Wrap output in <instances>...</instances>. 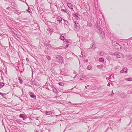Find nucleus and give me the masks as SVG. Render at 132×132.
<instances>
[{
    "mask_svg": "<svg viewBox=\"0 0 132 132\" xmlns=\"http://www.w3.org/2000/svg\"><path fill=\"white\" fill-rule=\"evenodd\" d=\"M15 121L16 122L19 124H21V121L20 120V119H18L15 120Z\"/></svg>",
    "mask_w": 132,
    "mask_h": 132,
    "instance_id": "4468645a",
    "label": "nucleus"
},
{
    "mask_svg": "<svg viewBox=\"0 0 132 132\" xmlns=\"http://www.w3.org/2000/svg\"><path fill=\"white\" fill-rule=\"evenodd\" d=\"M76 72V71H75L74 73L75 74Z\"/></svg>",
    "mask_w": 132,
    "mask_h": 132,
    "instance_id": "8fccbe9b",
    "label": "nucleus"
},
{
    "mask_svg": "<svg viewBox=\"0 0 132 132\" xmlns=\"http://www.w3.org/2000/svg\"><path fill=\"white\" fill-rule=\"evenodd\" d=\"M128 46H129V47L130 48H131L132 49V45H129Z\"/></svg>",
    "mask_w": 132,
    "mask_h": 132,
    "instance_id": "72a5a7b5",
    "label": "nucleus"
},
{
    "mask_svg": "<svg viewBox=\"0 0 132 132\" xmlns=\"http://www.w3.org/2000/svg\"><path fill=\"white\" fill-rule=\"evenodd\" d=\"M102 22L100 20H98L95 23V26L96 27H97V28L98 27H103V28H104V30H107V27H103L102 26Z\"/></svg>",
    "mask_w": 132,
    "mask_h": 132,
    "instance_id": "f257e3e1",
    "label": "nucleus"
},
{
    "mask_svg": "<svg viewBox=\"0 0 132 132\" xmlns=\"http://www.w3.org/2000/svg\"><path fill=\"white\" fill-rule=\"evenodd\" d=\"M0 95H3V94L1 92H0Z\"/></svg>",
    "mask_w": 132,
    "mask_h": 132,
    "instance_id": "a19ab883",
    "label": "nucleus"
},
{
    "mask_svg": "<svg viewBox=\"0 0 132 132\" xmlns=\"http://www.w3.org/2000/svg\"><path fill=\"white\" fill-rule=\"evenodd\" d=\"M104 54V52L102 51H101L100 53V54L101 56H103Z\"/></svg>",
    "mask_w": 132,
    "mask_h": 132,
    "instance_id": "bb28decb",
    "label": "nucleus"
},
{
    "mask_svg": "<svg viewBox=\"0 0 132 132\" xmlns=\"http://www.w3.org/2000/svg\"><path fill=\"white\" fill-rule=\"evenodd\" d=\"M77 23H77V21H75L74 22V24H75V25H76V24H77Z\"/></svg>",
    "mask_w": 132,
    "mask_h": 132,
    "instance_id": "c9c22d12",
    "label": "nucleus"
},
{
    "mask_svg": "<svg viewBox=\"0 0 132 132\" xmlns=\"http://www.w3.org/2000/svg\"><path fill=\"white\" fill-rule=\"evenodd\" d=\"M104 24V23H103V24Z\"/></svg>",
    "mask_w": 132,
    "mask_h": 132,
    "instance_id": "6e6d98bb",
    "label": "nucleus"
},
{
    "mask_svg": "<svg viewBox=\"0 0 132 132\" xmlns=\"http://www.w3.org/2000/svg\"><path fill=\"white\" fill-rule=\"evenodd\" d=\"M68 46H69V44H67L66 45V46H65V47H68Z\"/></svg>",
    "mask_w": 132,
    "mask_h": 132,
    "instance_id": "4c0bfd02",
    "label": "nucleus"
},
{
    "mask_svg": "<svg viewBox=\"0 0 132 132\" xmlns=\"http://www.w3.org/2000/svg\"><path fill=\"white\" fill-rule=\"evenodd\" d=\"M62 18L60 17V19L59 20H57L56 22L58 23H60L61 21H62Z\"/></svg>",
    "mask_w": 132,
    "mask_h": 132,
    "instance_id": "a211bd4d",
    "label": "nucleus"
},
{
    "mask_svg": "<svg viewBox=\"0 0 132 132\" xmlns=\"http://www.w3.org/2000/svg\"><path fill=\"white\" fill-rule=\"evenodd\" d=\"M27 11L28 12L30 13V11H31L29 9V7H28V9L27 10Z\"/></svg>",
    "mask_w": 132,
    "mask_h": 132,
    "instance_id": "473e14b6",
    "label": "nucleus"
},
{
    "mask_svg": "<svg viewBox=\"0 0 132 132\" xmlns=\"http://www.w3.org/2000/svg\"><path fill=\"white\" fill-rule=\"evenodd\" d=\"M67 6L69 7L70 9L73 7V5H72V4L70 3H68Z\"/></svg>",
    "mask_w": 132,
    "mask_h": 132,
    "instance_id": "9d476101",
    "label": "nucleus"
},
{
    "mask_svg": "<svg viewBox=\"0 0 132 132\" xmlns=\"http://www.w3.org/2000/svg\"><path fill=\"white\" fill-rule=\"evenodd\" d=\"M99 61L101 62H103L104 61V59L103 58H100L99 59Z\"/></svg>",
    "mask_w": 132,
    "mask_h": 132,
    "instance_id": "6ab92c4d",
    "label": "nucleus"
},
{
    "mask_svg": "<svg viewBox=\"0 0 132 132\" xmlns=\"http://www.w3.org/2000/svg\"><path fill=\"white\" fill-rule=\"evenodd\" d=\"M92 68V67L91 65H89L87 67V69L89 70H91Z\"/></svg>",
    "mask_w": 132,
    "mask_h": 132,
    "instance_id": "f8f14e48",
    "label": "nucleus"
},
{
    "mask_svg": "<svg viewBox=\"0 0 132 132\" xmlns=\"http://www.w3.org/2000/svg\"><path fill=\"white\" fill-rule=\"evenodd\" d=\"M89 25L90 27L92 26V24H89Z\"/></svg>",
    "mask_w": 132,
    "mask_h": 132,
    "instance_id": "79ce46f5",
    "label": "nucleus"
},
{
    "mask_svg": "<svg viewBox=\"0 0 132 132\" xmlns=\"http://www.w3.org/2000/svg\"><path fill=\"white\" fill-rule=\"evenodd\" d=\"M29 93L30 94H34L32 92H29Z\"/></svg>",
    "mask_w": 132,
    "mask_h": 132,
    "instance_id": "ea45409f",
    "label": "nucleus"
},
{
    "mask_svg": "<svg viewBox=\"0 0 132 132\" xmlns=\"http://www.w3.org/2000/svg\"><path fill=\"white\" fill-rule=\"evenodd\" d=\"M62 56H59V55L57 56L56 57V58L59 60H60V59L62 58Z\"/></svg>",
    "mask_w": 132,
    "mask_h": 132,
    "instance_id": "4be33fe9",
    "label": "nucleus"
},
{
    "mask_svg": "<svg viewBox=\"0 0 132 132\" xmlns=\"http://www.w3.org/2000/svg\"><path fill=\"white\" fill-rule=\"evenodd\" d=\"M111 54L116 56L118 58H122L124 57L123 55L121 53L118 52H117L114 53H112Z\"/></svg>",
    "mask_w": 132,
    "mask_h": 132,
    "instance_id": "7ed1b4c3",
    "label": "nucleus"
},
{
    "mask_svg": "<svg viewBox=\"0 0 132 132\" xmlns=\"http://www.w3.org/2000/svg\"><path fill=\"white\" fill-rule=\"evenodd\" d=\"M64 20V24L65 25H66L67 26H68V23L67 21L65 20Z\"/></svg>",
    "mask_w": 132,
    "mask_h": 132,
    "instance_id": "dca6fc26",
    "label": "nucleus"
},
{
    "mask_svg": "<svg viewBox=\"0 0 132 132\" xmlns=\"http://www.w3.org/2000/svg\"><path fill=\"white\" fill-rule=\"evenodd\" d=\"M46 57L48 60H51V57L50 56H47Z\"/></svg>",
    "mask_w": 132,
    "mask_h": 132,
    "instance_id": "cd10ccee",
    "label": "nucleus"
},
{
    "mask_svg": "<svg viewBox=\"0 0 132 132\" xmlns=\"http://www.w3.org/2000/svg\"><path fill=\"white\" fill-rule=\"evenodd\" d=\"M85 88L86 89H87V87L86 86H85Z\"/></svg>",
    "mask_w": 132,
    "mask_h": 132,
    "instance_id": "de8ad7c7",
    "label": "nucleus"
},
{
    "mask_svg": "<svg viewBox=\"0 0 132 132\" xmlns=\"http://www.w3.org/2000/svg\"><path fill=\"white\" fill-rule=\"evenodd\" d=\"M52 90L53 92L55 93H57L58 92L57 91V90L56 88L54 86H52Z\"/></svg>",
    "mask_w": 132,
    "mask_h": 132,
    "instance_id": "0eeeda50",
    "label": "nucleus"
},
{
    "mask_svg": "<svg viewBox=\"0 0 132 132\" xmlns=\"http://www.w3.org/2000/svg\"><path fill=\"white\" fill-rule=\"evenodd\" d=\"M59 18H60V17H58L57 18V20H58V19H59Z\"/></svg>",
    "mask_w": 132,
    "mask_h": 132,
    "instance_id": "49530a36",
    "label": "nucleus"
},
{
    "mask_svg": "<svg viewBox=\"0 0 132 132\" xmlns=\"http://www.w3.org/2000/svg\"><path fill=\"white\" fill-rule=\"evenodd\" d=\"M114 94V93H113V94H112H112Z\"/></svg>",
    "mask_w": 132,
    "mask_h": 132,
    "instance_id": "5fc2aeb1",
    "label": "nucleus"
},
{
    "mask_svg": "<svg viewBox=\"0 0 132 132\" xmlns=\"http://www.w3.org/2000/svg\"><path fill=\"white\" fill-rule=\"evenodd\" d=\"M36 132H38V130H37Z\"/></svg>",
    "mask_w": 132,
    "mask_h": 132,
    "instance_id": "a18cd8bd",
    "label": "nucleus"
},
{
    "mask_svg": "<svg viewBox=\"0 0 132 132\" xmlns=\"http://www.w3.org/2000/svg\"><path fill=\"white\" fill-rule=\"evenodd\" d=\"M127 80L128 81H132V78H127Z\"/></svg>",
    "mask_w": 132,
    "mask_h": 132,
    "instance_id": "a878e982",
    "label": "nucleus"
},
{
    "mask_svg": "<svg viewBox=\"0 0 132 132\" xmlns=\"http://www.w3.org/2000/svg\"><path fill=\"white\" fill-rule=\"evenodd\" d=\"M54 111H45V113L46 115H49L50 114H52V113H54Z\"/></svg>",
    "mask_w": 132,
    "mask_h": 132,
    "instance_id": "423d86ee",
    "label": "nucleus"
},
{
    "mask_svg": "<svg viewBox=\"0 0 132 132\" xmlns=\"http://www.w3.org/2000/svg\"><path fill=\"white\" fill-rule=\"evenodd\" d=\"M26 61H27V62H28L29 61V59L28 58H26Z\"/></svg>",
    "mask_w": 132,
    "mask_h": 132,
    "instance_id": "e433bc0d",
    "label": "nucleus"
},
{
    "mask_svg": "<svg viewBox=\"0 0 132 132\" xmlns=\"http://www.w3.org/2000/svg\"><path fill=\"white\" fill-rule=\"evenodd\" d=\"M60 38L62 40H64V38L63 36H61L60 37Z\"/></svg>",
    "mask_w": 132,
    "mask_h": 132,
    "instance_id": "b1692460",
    "label": "nucleus"
},
{
    "mask_svg": "<svg viewBox=\"0 0 132 132\" xmlns=\"http://www.w3.org/2000/svg\"><path fill=\"white\" fill-rule=\"evenodd\" d=\"M76 76H75V78L76 77Z\"/></svg>",
    "mask_w": 132,
    "mask_h": 132,
    "instance_id": "864d4df0",
    "label": "nucleus"
},
{
    "mask_svg": "<svg viewBox=\"0 0 132 132\" xmlns=\"http://www.w3.org/2000/svg\"><path fill=\"white\" fill-rule=\"evenodd\" d=\"M120 95L123 98H125L127 96L124 93H121Z\"/></svg>",
    "mask_w": 132,
    "mask_h": 132,
    "instance_id": "6e6552de",
    "label": "nucleus"
},
{
    "mask_svg": "<svg viewBox=\"0 0 132 132\" xmlns=\"http://www.w3.org/2000/svg\"><path fill=\"white\" fill-rule=\"evenodd\" d=\"M18 79L19 80V82L20 84H22L23 82V81L22 79L20 78V77H18Z\"/></svg>",
    "mask_w": 132,
    "mask_h": 132,
    "instance_id": "aec40b11",
    "label": "nucleus"
},
{
    "mask_svg": "<svg viewBox=\"0 0 132 132\" xmlns=\"http://www.w3.org/2000/svg\"><path fill=\"white\" fill-rule=\"evenodd\" d=\"M30 96L31 97L35 99H36V96L35 95H34V94H33L30 95Z\"/></svg>",
    "mask_w": 132,
    "mask_h": 132,
    "instance_id": "ddd939ff",
    "label": "nucleus"
},
{
    "mask_svg": "<svg viewBox=\"0 0 132 132\" xmlns=\"http://www.w3.org/2000/svg\"><path fill=\"white\" fill-rule=\"evenodd\" d=\"M4 85V83L2 82H0V88H2Z\"/></svg>",
    "mask_w": 132,
    "mask_h": 132,
    "instance_id": "9b49d317",
    "label": "nucleus"
},
{
    "mask_svg": "<svg viewBox=\"0 0 132 132\" xmlns=\"http://www.w3.org/2000/svg\"><path fill=\"white\" fill-rule=\"evenodd\" d=\"M107 86H110V85H109H109L108 84V85H107Z\"/></svg>",
    "mask_w": 132,
    "mask_h": 132,
    "instance_id": "3c124183",
    "label": "nucleus"
},
{
    "mask_svg": "<svg viewBox=\"0 0 132 132\" xmlns=\"http://www.w3.org/2000/svg\"><path fill=\"white\" fill-rule=\"evenodd\" d=\"M88 61V60L87 59L86 60H85V61L86 62H87Z\"/></svg>",
    "mask_w": 132,
    "mask_h": 132,
    "instance_id": "37998d69",
    "label": "nucleus"
},
{
    "mask_svg": "<svg viewBox=\"0 0 132 132\" xmlns=\"http://www.w3.org/2000/svg\"><path fill=\"white\" fill-rule=\"evenodd\" d=\"M61 11H62L64 12H66L67 13V12H66V10H64V9H62L61 10Z\"/></svg>",
    "mask_w": 132,
    "mask_h": 132,
    "instance_id": "c756f323",
    "label": "nucleus"
},
{
    "mask_svg": "<svg viewBox=\"0 0 132 132\" xmlns=\"http://www.w3.org/2000/svg\"><path fill=\"white\" fill-rule=\"evenodd\" d=\"M70 9H71V10H72V11H74V10H73V7H71V8H70Z\"/></svg>",
    "mask_w": 132,
    "mask_h": 132,
    "instance_id": "58836bf2",
    "label": "nucleus"
},
{
    "mask_svg": "<svg viewBox=\"0 0 132 132\" xmlns=\"http://www.w3.org/2000/svg\"><path fill=\"white\" fill-rule=\"evenodd\" d=\"M97 32L102 37V38L104 37L105 36V32L101 27L98 28Z\"/></svg>",
    "mask_w": 132,
    "mask_h": 132,
    "instance_id": "f03ea898",
    "label": "nucleus"
},
{
    "mask_svg": "<svg viewBox=\"0 0 132 132\" xmlns=\"http://www.w3.org/2000/svg\"><path fill=\"white\" fill-rule=\"evenodd\" d=\"M32 76H33V71H32Z\"/></svg>",
    "mask_w": 132,
    "mask_h": 132,
    "instance_id": "c03bdc74",
    "label": "nucleus"
},
{
    "mask_svg": "<svg viewBox=\"0 0 132 132\" xmlns=\"http://www.w3.org/2000/svg\"><path fill=\"white\" fill-rule=\"evenodd\" d=\"M53 64H54V65H56V63H54Z\"/></svg>",
    "mask_w": 132,
    "mask_h": 132,
    "instance_id": "09e8293b",
    "label": "nucleus"
},
{
    "mask_svg": "<svg viewBox=\"0 0 132 132\" xmlns=\"http://www.w3.org/2000/svg\"><path fill=\"white\" fill-rule=\"evenodd\" d=\"M79 15V14L78 13H76L73 14L72 15L77 20H79L80 19V18L78 17Z\"/></svg>",
    "mask_w": 132,
    "mask_h": 132,
    "instance_id": "39448f33",
    "label": "nucleus"
},
{
    "mask_svg": "<svg viewBox=\"0 0 132 132\" xmlns=\"http://www.w3.org/2000/svg\"><path fill=\"white\" fill-rule=\"evenodd\" d=\"M59 64H62V63L63 62L62 57L60 60H59Z\"/></svg>",
    "mask_w": 132,
    "mask_h": 132,
    "instance_id": "f3484780",
    "label": "nucleus"
},
{
    "mask_svg": "<svg viewBox=\"0 0 132 132\" xmlns=\"http://www.w3.org/2000/svg\"><path fill=\"white\" fill-rule=\"evenodd\" d=\"M117 45L119 46H117V45H116L115 47V48L116 49H118L120 47V49H121V47L119 44H118Z\"/></svg>",
    "mask_w": 132,
    "mask_h": 132,
    "instance_id": "412c9836",
    "label": "nucleus"
},
{
    "mask_svg": "<svg viewBox=\"0 0 132 132\" xmlns=\"http://www.w3.org/2000/svg\"><path fill=\"white\" fill-rule=\"evenodd\" d=\"M58 84L59 85L61 86H63L64 85V83L63 82H60L58 83Z\"/></svg>",
    "mask_w": 132,
    "mask_h": 132,
    "instance_id": "2eb2a0df",
    "label": "nucleus"
},
{
    "mask_svg": "<svg viewBox=\"0 0 132 132\" xmlns=\"http://www.w3.org/2000/svg\"><path fill=\"white\" fill-rule=\"evenodd\" d=\"M79 24L77 23L76 25H75V26H76V27H79Z\"/></svg>",
    "mask_w": 132,
    "mask_h": 132,
    "instance_id": "f704fd0d",
    "label": "nucleus"
},
{
    "mask_svg": "<svg viewBox=\"0 0 132 132\" xmlns=\"http://www.w3.org/2000/svg\"><path fill=\"white\" fill-rule=\"evenodd\" d=\"M3 94V95H2V96L4 98H5L6 95V94L5 93Z\"/></svg>",
    "mask_w": 132,
    "mask_h": 132,
    "instance_id": "2f4dec72",
    "label": "nucleus"
},
{
    "mask_svg": "<svg viewBox=\"0 0 132 132\" xmlns=\"http://www.w3.org/2000/svg\"><path fill=\"white\" fill-rule=\"evenodd\" d=\"M127 68L126 67H124L120 71V73H127Z\"/></svg>",
    "mask_w": 132,
    "mask_h": 132,
    "instance_id": "20e7f679",
    "label": "nucleus"
},
{
    "mask_svg": "<svg viewBox=\"0 0 132 132\" xmlns=\"http://www.w3.org/2000/svg\"><path fill=\"white\" fill-rule=\"evenodd\" d=\"M64 41L65 42H67V43H69V41L68 40V39H65L64 40Z\"/></svg>",
    "mask_w": 132,
    "mask_h": 132,
    "instance_id": "7c9ffc66",
    "label": "nucleus"
},
{
    "mask_svg": "<svg viewBox=\"0 0 132 132\" xmlns=\"http://www.w3.org/2000/svg\"><path fill=\"white\" fill-rule=\"evenodd\" d=\"M87 86L88 87H89V85H87Z\"/></svg>",
    "mask_w": 132,
    "mask_h": 132,
    "instance_id": "603ef678",
    "label": "nucleus"
},
{
    "mask_svg": "<svg viewBox=\"0 0 132 132\" xmlns=\"http://www.w3.org/2000/svg\"><path fill=\"white\" fill-rule=\"evenodd\" d=\"M129 60H132V55H131L129 56Z\"/></svg>",
    "mask_w": 132,
    "mask_h": 132,
    "instance_id": "393cba45",
    "label": "nucleus"
},
{
    "mask_svg": "<svg viewBox=\"0 0 132 132\" xmlns=\"http://www.w3.org/2000/svg\"><path fill=\"white\" fill-rule=\"evenodd\" d=\"M90 47L91 48L94 49H95V45L94 44H93L92 45H91L90 46Z\"/></svg>",
    "mask_w": 132,
    "mask_h": 132,
    "instance_id": "5701e85b",
    "label": "nucleus"
},
{
    "mask_svg": "<svg viewBox=\"0 0 132 132\" xmlns=\"http://www.w3.org/2000/svg\"><path fill=\"white\" fill-rule=\"evenodd\" d=\"M26 115V114H20L19 115V117L21 118H23V120H24L23 118L25 117Z\"/></svg>",
    "mask_w": 132,
    "mask_h": 132,
    "instance_id": "1a4fd4ad",
    "label": "nucleus"
},
{
    "mask_svg": "<svg viewBox=\"0 0 132 132\" xmlns=\"http://www.w3.org/2000/svg\"><path fill=\"white\" fill-rule=\"evenodd\" d=\"M6 9V10H8L10 11L11 10V9L9 7H8Z\"/></svg>",
    "mask_w": 132,
    "mask_h": 132,
    "instance_id": "c85d7f7f",
    "label": "nucleus"
},
{
    "mask_svg": "<svg viewBox=\"0 0 132 132\" xmlns=\"http://www.w3.org/2000/svg\"><path fill=\"white\" fill-rule=\"evenodd\" d=\"M108 30H109L108 29L107 30V31H108Z\"/></svg>",
    "mask_w": 132,
    "mask_h": 132,
    "instance_id": "4d7b16f0",
    "label": "nucleus"
}]
</instances>
